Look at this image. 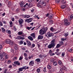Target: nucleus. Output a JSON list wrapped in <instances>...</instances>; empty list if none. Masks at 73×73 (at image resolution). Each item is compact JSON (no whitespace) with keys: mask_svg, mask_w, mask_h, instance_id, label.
Here are the masks:
<instances>
[{"mask_svg":"<svg viewBox=\"0 0 73 73\" xmlns=\"http://www.w3.org/2000/svg\"><path fill=\"white\" fill-rule=\"evenodd\" d=\"M48 27H41V29L39 31V33L40 35H44V34L45 33L46 31H47V30H48Z\"/></svg>","mask_w":73,"mask_h":73,"instance_id":"f257e3e1","label":"nucleus"},{"mask_svg":"<svg viewBox=\"0 0 73 73\" xmlns=\"http://www.w3.org/2000/svg\"><path fill=\"white\" fill-rule=\"evenodd\" d=\"M3 57L7 59L8 58V54H5V52H3L2 54H0V60L1 61L4 60V58Z\"/></svg>","mask_w":73,"mask_h":73,"instance_id":"f03ea898","label":"nucleus"},{"mask_svg":"<svg viewBox=\"0 0 73 73\" xmlns=\"http://www.w3.org/2000/svg\"><path fill=\"white\" fill-rule=\"evenodd\" d=\"M46 5V3L45 2L40 1L37 4V6L38 7L41 8L42 7V6L45 7Z\"/></svg>","mask_w":73,"mask_h":73,"instance_id":"7ed1b4c3","label":"nucleus"},{"mask_svg":"<svg viewBox=\"0 0 73 73\" xmlns=\"http://www.w3.org/2000/svg\"><path fill=\"white\" fill-rule=\"evenodd\" d=\"M51 43L50 45H49L48 47V48L49 49H51V48L54 47V46L56 45V44H55V40H52Z\"/></svg>","mask_w":73,"mask_h":73,"instance_id":"20e7f679","label":"nucleus"},{"mask_svg":"<svg viewBox=\"0 0 73 73\" xmlns=\"http://www.w3.org/2000/svg\"><path fill=\"white\" fill-rule=\"evenodd\" d=\"M64 25H66V26L69 25H70V24L69 21L67 19H64Z\"/></svg>","mask_w":73,"mask_h":73,"instance_id":"39448f33","label":"nucleus"},{"mask_svg":"<svg viewBox=\"0 0 73 73\" xmlns=\"http://www.w3.org/2000/svg\"><path fill=\"white\" fill-rule=\"evenodd\" d=\"M47 35L48 37H51V36H54V34H53L52 33H50V31L48 32L47 33Z\"/></svg>","mask_w":73,"mask_h":73,"instance_id":"423d86ee","label":"nucleus"},{"mask_svg":"<svg viewBox=\"0 0 73 73\" xmlns=\"http://www.w3.org/2000/svg\"><path fill=\"white\" fill-rule=\"evenodd\" d=\"M21 17H24V18H25L26 19L28 18H29L30 17V15H25V16L24 15H22L21 16Z\"/></svg>","mask_w":73,"mask_h":73,"instance_id":"0eeeda50","label":"nucleus"},{"mask_svg":"<svg viewBox=\"0 0 73 73\" xmlns=\"http://www.w3.org/2000/svg\"><path fill=\"white\" fill-rule=\"evenodd\" d=\"M34 64H35L34 61L33 60H31L30 62L29 65L30 66H33Z\"/></svg>","mask_w":73,"mask_h":73,"instance_id":"6e6552de","label":"nucleus"},{"mask_svg":"<svg viewBox=\"0 0 73 73\" xmlns=\"http://www.w3.org/2000/svg\"><path fill=\"white\" fill-rule=\"evenodd\" d=\"M51 64H52L50 63H48V65L47 66V69H50L52 68V65H51Z\"/></svg>","mask_w":73,"mask_h":73,"instance_id":"1a4fd4ad","label":"nucleus"},{"mask_svg":"<svg viewBox=\"0 0 73 73\" xmlns=\"http://www.w3.org/2000/svg\"><path fill=\"white\" fill-rule=\"evenodd\" d=\"M16 39H21V40H24V38L21 36H18L17 37H16Z\"/></svg>","mask_w":73,"mask_h":73,"instance_id":"9d476101","label":"nucleus"},{"mask_svg":"<svg viewBox=\"0 0 73 73\" xmlns=\"http://www.w3.org/2000/svg\"><path fill=\"white\" fill-rule=\"evenodd\" d=\"M14 64L17 65L18 66H20V63L18 61H15L14 62Z\"/></svg>","mask_w":73,"mask_h":73,"instance_id":"9b49d317","label":"nucleus"},{"mask_svg":"<svg viewBox=\"0 0 73 73\" xmlns=\"http://www.w3.org/2000/svg\"><path fill=\"white\" fill-rule=\"evenodd\" d=\"M19 24H20V25L23 24V19H19Z\"/></svg>","mask_w":73,"mask_h":73,"instance_id":"f8f14e48","label":"nucleus"},{"mask_svg":"<svg viewBox=\"0 0 73 73\" xmlns=\"http://www.w3.org/2000/svg\"><path fill=\"white\" fill-rule=\"evenodd\" d=\"M58 63L59 65L63 66V63H62L61 60H59L58 62Z\"/></svg>","mask_w":73,"mask_h":73,"instance_id":"ddd939ff","label":"nucleus"},{"mask_svg":"<svg viewBox=\"0 0 73 73\" xmlns=\"http://www.w3.org/2000/svg\"><path fill=\"white\" fill-rule=\"evenodd\" d=\"M11 42V40L9 39H8L6 40H5V42L7 43V44H10Z\"/></svg>","mask_w":73,"mask_h":73,"instance_id":"4468645a","label":"nucleus"},{"mask_svg":"<svg viewBox=\"0 0 73 73\" xmlns=\"http://www.w3.org/2000/svg\"><path fill=\"white\" fill-rule=\"evenodd\" d=\"M26 42L28 46H30L31 45V42H30V41L27 40L26 41Z\"/></svg>","mask_w":73,"mask_h":73,"instance_id":"2eb2a0df","label":"nucleus"},{"mask_svg":"<svg viewBox=\"0 0 73 73\" xmlns=\"http://www.w3.org/2000/svg\"><path fill=\"white\" fill-rule=\"evenodd\" d=\"M43 38V36L39 35L38 37V40H41Z\"/></svg>","mask_w":73,"mask_h":73,"instance_id":"dca6fc26","label":"nucleus"},{"mask_svg":"<svg viewBox=\"0 0 73 73\" xmlns=\"http://www.w3.org/2000/svg\"><path fill=\"white\" fill-rule=\"evenodd\" d=\"M31 36L33 37V38H36V37H35V33H32L30 35Z\"/></svg>","mask_w":73,"mask_h":73,"instance_id":"f3484780","label":"nucleus"},{"mask_svg":"<svg viewBox=\"0 0 73 73\" xmlns=\"http://www.w3.org/2000/svg\"><path fill=\"white\" fill-rule=\"evenodd\" d=\"M62 66V68H61L60 69V71H61V70H65V69H66V67L64 66Z\"/></svg>","mask_w":73,"mask_h":73,"instance_id":"a211bd4d","label":"nucleus"},{"mask_svg":"<svg viewBox=\"0 0 73 73\" xmlns=\"http://www.w3.org/2000/svg\"><path fill=\"white\" fill-rule=\"evenodd\" d=\"M26 21L28 23H31V22H32V20H31V19H27L26 20Z\"/></svg>","mask_w":73,"mask_h":73,"instance_id":"6ab92c4d","label":"nucleus"},{"mask_svg":"<svg viewBox=\"0 0 73 73\" xmlns=\"http://www.w3.org/2000/svg\"><path fill=\"white\" fill-rule=\"evenodd\" d=\"M18 34L19 35H24V33L22 31H19L18 32Z\"/></svg>","mask_w":73,"mask_h":73,"instance_id":"aec40b11","label":"nucleus"},{"mask_svg":"<svg viewBox=\"0 0 73 73\" xmlns=\"http://www.w3.org/2000/svg\"><path fill=\"white\" fill-rule=\"evenodd\" d=\"M28 38L29 39V40H31V41H33V38L31 36H29L28 37Z\"/></svg>","mask_w":73,"mask_h":73,"instance_id":"412c9836","label":"nucleus"},{"mask_svg":"<svg viewBox=\"0 0 73 73\" xmlns=\"http://www.w3.org/2000/svg\"><path fill=\"white\" fill-rule=\"evenodd\" d=\"M50 31H51L52 32H55V31H56V29L52 27L50 28Z\"/></svg>","mask_w":73,"mask_h":73,"instance_id":"4be33fe9","label":"nucleus"},{"mask_svg":"<svg viewBox=\"0 0 73 73\" xmlns=\"http://www.w3.org/2000/svg\"><path fill=\"white\" fill-rule=\"evenodd\" d=\"M25 68L24 67L22 68H20L19 69V71H21V72H22L23 71V70L25 69Z\"/></svg>","mask_w":73,"mask_h":73,"instance_id":"5701e85b","label":"nucleus"},{"mask_svg":"<svg viewBox=\"0 0 73 73\" xmlns=\"http://www.w3.org/2000/svg\"><path fill=\"white\" fill-rule=\"evenodd\" d=\"M18 48V46H17V44H15V45H14L15 49L16 50H17Z\"/></svg>","mask_w":73,"mask_h":73,"instance_id":"b1692460","label":"nucleus"},{"mask_svg":"<svg viewBox=\"0 0 73 73\" xmlns=\"http://www.w3.org/2000/svg\"><path fill=\"white\" fill-rule=\"evenodd\" d=\"M15 44H16L15 43V42H11L10 44V45H15Z\"/></svg>","mask_w":73,"mask_h":73,"instance_id":"393cba45","label":"nucleus"},{"mask_svg":"<svg viewBox=\"0 0 73 73\" xmlns=\"http://www.w3.org/2000/svg\"><path fill=\"white\" fill-rule=\"evenodd\" d=\"M62 2L63 3V4H65L66 3V0H62Z\"/></svg>","mask_w":73,"mask_h":73,"instance_id":"a878e982","label":"nucleus"},{"mask_svg":"<svg viewBox=\"0 0 73 73\" xmlns=\"http://www.w3.org/2000/svg\"><path fill=\"white\" fill-rule=\"evenodd\" d=\"M1 29L3 33H5V30L4 28L2 27Z\"/></svg>","mask_w":73,"mask_h":73,"instance_id":"bb28decb","label":"nucleus"},{"mask_svg":"<svg viewBox=\"0 0 73 73\" xmlns=\"http://www.w3.org/2000/svg\"><path fill=\"white\" fill-rule=\"evenodd\" d=\"M6 32L8 34H11V31L8 30H6Z\"/></svg>","mask_w":73,"mask_h":73,"instance_id":"cd10ccee","label":"nucleus"},{"mask_svg":"<svg viewBox=\"0 0 73 73\" xmlns=\"http://www.w3.org/2000/svg\"><path fill=\"white\" fill-rule=\"evenodd\" d=\"M69 33H65L64 34V36H65V37H67V36H68V35H69Z\"/></svg>","mask_w":73,"mask_h":73,"instance_id":"c85d7f7f","label":"nucleus"},{"mask_svg":"<svg viewBox=\"0 0 73 73\" xmlns=\"http://www.w3.org/2000/svg\"><path fill=\"white\" fill-rule=\"evenodd\" d=\"M48 17L50 19H53V15L52 14H50V16H49Z\"/></svg>","mask_w":73,"mask_h":73,"instance_id":"c756f323","label":"nucleus"},{"mask_svg":"<svg viewBox=\"0 0 73 73\" xmlns=\"http://www.w3.org/2000/svg\"><path fill=\"white\" fill-rule=\"evenodd\" d=\"M35 46V44H33L31 45V48H34Z\"/></svg>","mask_w":73,"mask_h":73,"instance_id":"7c9ffc66","label":"nucleus"},{"mask_svg":"<svg viewBox=\"0 0 73 73\" xmlns=\"http://www.w3.org/2000/svg\"><path fill=\"white\" fill-rule=\"evenodd\" d=\"M53 64L54 66H56L57 65V62L56 61L54 62H53Z\"/></svg>","mask_w":73,"mask_h":73,"instance_id":"2f4dec72","label":"nucleus"},{"mask_svg":"<svg viewBox=\"0 0 73 73\" xmlns=\"http://www.w3.org/2000/svg\"><path fill=\"white\" fill-rule=\"evenodd\" d=\"M61 44H58L57 45V46L56 47V48H60V46H61Z\"/></svg>","mask_w":73,"mask_h":73,"instance_id":"473e14b6","label":"nucleus"},{"mask_svg":"<svg viewBox=\"0 0 73 73\" xmlns=\"http://www.w3.org/2000/svg\"><path fill=\"white\" fill-rule=\"evenodd\" d=\"M66 6L65 5H63L61 6V9H64L65 8Z\"/></svg>","mask_w":73,"mask_h":73,"instance_id":"72a5a7b5","label":"nucleus"},{"mask_svg":"<svg viewBox=\"0 0 73 73\" xmlns=\"http://www.w3.org/2000/svg\"><path fill=\"white\" fill-rule=\"evenodd\" d=\"M60 0H56L55 2L56 3H57L58 4V3H60Z\"/></svg>","mask_w":73,"mask_h":73,"instance_id":"f704fd0d","label":"nucleus"},{"mask_svg":"<svg viewBox=\"0 0 73 73\" xmlns=\"http://www.w3.org/2000/svg\"><path fill=\"white\" fill-rule=\"evenodd\" d=\"M10 68V69H11L12 68V65L10 64V65L8 67V68Z\"/></svg>","mask_w":73,"mask_h":73,"instance_id":"c9c22d12","label":"nucleus"},{"mask_svg":"<svg viewBox=\"0 0 73 73\" xmlns=\"http://www.w3.org/2000/svg\"><path fill=\"white\" fill-rule=\"evenodd\" d=\"M60 45H63V44H64V42L61 41L60 43Z\"/></svg>","mask_w":73,"mask_h":73,"instance_id":"e433bc0d","label":"nucleus"},{"mask_svg":"<svg viewBox=\"0 0 73 73\" xmlns=\"http://www.w3.org/2000/svg\"><path fill=\"white\" fill-rule=\"evenodd\" d=\"M43 71L44 72H46V67H44L43 68Z\"/></svg>","mask_w":73,"mask_h":73,"instance_id":"4c0bfd02","label":"nucleus"},{"mask_svg":"<svg viewBox=\"0 0 73 73\" xmlns=\"http://www.w3.org/2000/svg\"><path fill=\"white\" fill-rule=\"evenodd\" d=\"M61 40L62 41H65V40H66V38H61Z\"/></svg>","mask_w":73,"mask_h":73,"instance_id":"58836bf2","label":"nucleus"},{"mask_svg":"<svg viewBox=\"0 0 73 73\" xmlns=\"http://www.w3.org/2000/svg\"><path fill=\"white\" fill-rule=\"evenodd\" d=\"M24 67V68H25V69H24L25 70H26V69H29V67L27 66H27H25ZM26 67H27V68H26Z\"/></svg>","mask_w":73,"mask_h":73,"instance_id":"ea45409f","label":"nucleus"},{"mask_svg":"<svg viewBox=\"0 0 73 73\" xmlns=\"http://www.w3.org/2000/svg\"><path fill=\"white\" fill-rule=\"evenodd\" d=\"M11 61L10 60H9L7 62V64H11Z\"/></svg>","mask_w":73,"mask_h":73,"instance_id":"a19ab883","label":"nucleus"},{"mask_svg":"<svg viewBox=\"0 0 73 73\" xmlns=\"http://www.w3.org/2000/svg\"><path fill=\"white\" fill-rule=\"evenodd\" d=\"M37 73H40V69L39 68L37 69Z\"/></svg>","mask_w":73,"mask_h":73,"instance_id":"79ce46f5","label":"nucleus"},{"mask_svg":"<svg viewBox=\"0 0 73 73\" xmlns=\"http://www.w3.org/2000/svg\"><path fill=\"white\" fill-rule=\"evenodd\" d=\"M3 49V45L0 44V50H1Z\"/></svg>","mask_w":73,"mask_h":73,"instance_id":"37998d69","label":"nucleus"},{"mask_svg":"<svg viewBox=\"0 0 73 73\" xmlns=\"http://www.w3.org/2000/svg\"><path fill=\"white\" fill-rule=\"evenodd\" d=\"M23 56H20L19 58L20 60H21L23 59Z\"/></svg>","mask_w":73,"mask_h":73,"instance_id":"c03bdc74","label":"nucleus"},{"mask_svg":"<svg viewBox=\"0 0 73 73\" xmlns=\"http://www.w3.org/2000/svg\"><path fill=\"white\" fill-rule=\"evenodd\" d=\"M62 57H64V56H65V52H63L62 53Z\"/></svg>","mask_w":73,"mask_h":73,"instance_id":"a18cd8bd","label":"nucleus"},{"mask_svg":"<svg viewBox=\"0 0 73 73\" xmlns=\"http://www.w3.org/2000/svg\"><path fill=\"white\" fill-rule=\"evenodd\" d=\"M69 51L70 52H71V53H73V50L72 49H70Z\"/></svg>","mask_w":73,"mask_h":73,"instance_id":"49530a36","label":"nucleus"},{"mask_svg":"<svg viewBox=\"0 0 73 73\" xmlns=\"http://www.w3.org/2000/svg\"><path fill=\"white\" fill-rule=\"evenodd\" d=\"M52 53V51L51 50H50L49 52V54H50Z\"/></svg>","mask_w":73,"mask_h":73,"instance_id":"de8ad7c7","label":"nucleus"},{"mask_svg":"<svg viewBox=\"0 0 73 73\" xmlns=\"http://www.w3.org/2000/svg\"><path fill=\"white\" fill-rule=\"evenodd\" d=\"M8 70V69H5L4 71H3V73H6L7 72Z\"/></svg>","mask_w":73,"mask_h":73,"instance_id":"09e8293b","label":"nucleus"},{"mask_svg":"<svg viewBox=\"0 0 73 73\" xmlns=\"http://www.w3.org/2000/svg\"><path fill=\"white\" fill-rule=\"evenodd\" d=\"M25 52H27V53H29V51L28 50H25Z\"/></svg>","mask_w":73,"mask_h":73,"instance_id":"8fccbe9b","label":"nucleus"},{"mask_svg":"<svg viewBox=\"0 0 73 73\" xmlns=\"http://www.w3.org/2000/svg\"><path fill=\"white\" fill-rule=\"evenodd\" d=\"M19 43H20L21 44H23V40H21L19 42Z\"/></svg>","mask_w":73,"mask_h":73,"instance_id":"3c124183","label":"nucleus"},{"mask_svg":"<svg viewBox=\"0 0 73 73\" xmlns=\"http://www.w3.org/2000/svg\"><path fill=\"white\" fill-rule=\"evenodd\" d=\"M55 54L54 53H52L50 54V56H54Z\"/></svg>","mask_w":73,"mask_h":73,"instance_id":"603ef678","label":"nucleus"},{"mask_svg":"<svg viewBox=\"0 0 73 73\" xmlns=\"http://www.w3.org/2000/svg\"><path fill=\"white\" fill-rule=\"evenodd\" d=\"M23 54L25 56V57H27V54H26V53H24Z\"/></svg>","mask_w":73,"mask_h":73,"instance_id":"864d4df0","label":"nucleus"},{"mask_svg":"<svg viewBox=\"0 0 73 73\" xmlns=\"http://www.w3.org/2000/svg\"><path fill=\"white\" fill-rule=\"evenodd\" d=\"M13 30L15 32H16L17 30V29H16V28H15V27H14Z\"/></svg>","mask_w":73,"mask_h":73,"instance_id":"5fc2aeb1","label":"nucleus"},{"mask_svg":"<svg viewBox=\"0 0 73 73\" xmlns=\"http://www.w3.org/2000/svg\"><path fill=\"white\" fill-rule=\"evenodd\" d=\"M22 49L23 50H26V48L24 47H23L22 48Z\"/></svg>","mask_w":73,"mask_h":73,"instance_id":"6e6d98bb","label":"nucleus"},{"mask_svg":"<svg viewBox=\"0 0 73 73\" xmlns=\"http://www.w3.org/2000/svg\"><path fill=\"white\" fill-rule=\"evenodd\" d=\"M2 22H3V24H7V22H6L5 21H2Z\"/></svg>","mask_w":73,"mask_h":73,"instance_id":"4d7b16f0","label":"nucleus"},{"mask_svg":"<svg viewBox=\"0 0 73 73\" xmlns=\"http://www.w3.org/2000/svg\"><path fill=\"white\" fill-rule=\"evenodd\" d=\"M70 19H73V15H72L70 16Z\"/></svg>","mask_w":73,"mask_h":73,"instance_id":"13d9d810","label":"nucleus"},{"mask_svg":"<svg viewBox=\"0 0 73 73\" xmlns=\"http://www.w3.org/2000/svg\"><path fill=\"white\" fill-rule=\"evenodd\" d=\"M54 61V59H53V58L51 59L50 60L51 62H53Z\"/></svg>","mask_w":73,"mask_h":73,"instance_id":"bf43d9fd","label":"nucleus"},{"mask_svg":"<svg viewBox=\"0 0 73 73\" xmlns=\"http://www.w3.org/2000/svg\"><path fill=\"white\" fill-rule=\"evenodd\" d=\"M37 62H40V59H37Z\"/></svg>","mask_w":73,"mask_h":73,"instance_id":"052dcab7","label":"nucleus"},{"mask_svg":"<svg viewBox=\"0 0 73 73\" xmlns=\"http://www.w3.org/2000/svg\"><path fill=\"white\" fill-rule=\"evenodd\" d=\"M3 23L1 22V23H0V26L1 27V26H3Z\"/></svg>","mask_w":73,"mask_h":73,"instance_id":"680f3d73","label":"nucleus"},{"mask_svg":"<svg viewBox=\"0 0 73 73\" xmlns=\"http://www.w3.org/2000/svg\"><path fill=\"white\" fill-rule=\"evenodd\" d=\"M25 60H28V58L27 57H25Z\"/></svg>","mask_w":73,"mask_h":73,"instance_id":"e2e57ef3","label":"nucleus"},{"mask_svg":"<svg viewBox=\"0 0 73 73\" xmlns=\"http://www.w3.org/2000/svg\"><path fill=\"white\" fill-rule=\"evenodd\" d=\"M34 11H35V9H33L31 10V12H32V13H33V12Z\"/></svg>","mask_w":73,"mask_h":73,"instance_id":"0e129e2a","label":"nucleus"},{"mask_svg":"<svg viewBox=\"0 0 73 73\" xmlns=\"http://www.w3.org/2000/svg\"><path fill=\"white\" fill-rule=\"evenodd\" d=\"M20 4H23V5H24V2H21V3Z\"/></svg>","mask_w":73,"mask_h":73,"instance_id":"69168bd1","label":"nucleus"},{"mask_svg":"<svg viewBox=\"0 0 73 73\" xmlns=\"http://www.w3.org/2000/svg\"><path fill=\"white\" fill-rule=\"evenodd\" d=\"M56 51L57 52H58L60 51V49H58L56 50Z\"/></svg>","mask_w":73,"mask_h":73,"instance_id":"338daca9","label":"nucleus"},{"mask_svg":"<svg viewBox=\"0 0 73 73\" xmlns=\"http://www.w3.org/2000/svg\"><path fill=\"white\" fill-rule=\"evenodd\" d=\"M27 29H28V30H29V29H30V27H27Z\"/></svg>","mask_w":73,"mask_h":73,"instance_id":"774afa93","label":"nucleus"}]
</instances>
